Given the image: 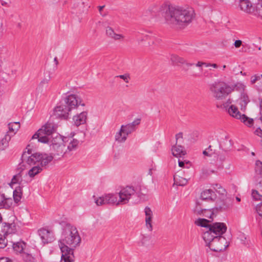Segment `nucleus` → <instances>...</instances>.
<instances>
[{
	"instance_id": "f257e3e1",
	"label": "nucleus",
	"mask_w": 262,
	"mask_h": 262,
	"mask_svg": "<svg viewBox=\"0 0 262 262\" xmlns=\"http://www.w3.org/2000/svg\"><path fill=\"white\" fill-rule=\"evenodd\" d=\"M80 242L81 237L74 226L68 223L63 225L61 238L59 241L62 253L60 262H74V250Z\"/></svg>"
},
{
	"instance_id": "f03ea898",
	"label": "nucleus",
	"mask_w": 262,
	"mask_h": 262,
	"mask_svg": "<svg viewBox=\"0 0 262 262\" xmlns=\"http://www.w3.org/2000/svg\"><path fill=\"white\" fill-rule=\"evenodd\" d=\"M163 8L166 9L163 14L165 20L170 25L184 27L191 22L195 16L194 11L191 8H185L168 4H164Z\"/></svg>"
},
{
	"instance_id": "7ed1b4c3",
	"label": "nucleus",
	"mask_w": 262,
	"mask_h": 262,
	"mask_svg": "<svg viewBox=\"0 0 262 262\" xmlns=\"http://www.w3.org/2000/svg\"><path fill=\"white\" fill-rule=\"evenodd\" d=\"M84 106V103L80 97L76 95H70L63 99V102L57 106L54 110V115L57 118L67 119L70 112L75 108L78 105Z\"/></svg>"
},
{
	"instance_id": "20e7f679",
	"label": "nucleus",
	"mask_w": 262,
	"mask_h": 262,
	"mask_svg": "<svg viewBox=\"0 0 262 262\" xmlns=\"http://www.w3.org/2000/svg\"><path fill=\"white\" fill-rule=\"evenodd\" d=\"M209 90L215 99L222 100L234 91V88L224 81L217 80L210 85Z\"/></svg>"
},
{
	"instance_id": "39448f33",
	"label": "nucleus",
	"mask_w": 262,
	"mask_h": 262,
	"mask_svg": "<svg viewBox=\"0 0 262 262\" xmlns=\"http://www.w3.org/2000/svg\"><path fill=\"white\" fill-rule=\"evenodd\" d=\"M56 125L52 123L48 122L39 128L32 136V140L38 139V142L42 143L50 144L53 137V134L56 130Z\"/></svg>"
},
{
	"instance_id": "423d86ee",
	"label": "nucleus",
	"mask_w": 262,
	"mask_h": 262,
	"mask_svg": "<svg viewBox=\"0 0 262 262\" xmlns=\"http://www.w3.org/2000/svg\"><path fill=\"white\" fill-rule=\"evenodd\" d=\"M227 226L223 223L216 222L208 226V230L205 231L203 235L204 241H209L213 239V236H222L226 231Z\"/></svg>"
},
{
	"instance_id": "0eeeda50",
	"label": "nucleus",
	"mask_w": 262,
	"mask_h": 262,
	"mask_svg": "<svg viewBox=\"0 0 262 262\" xmlns=\"http://www.w3.org/2000/svg\"><path fill=\"white\" fill-rule=\"evenodd\" d=\"M207 246L215 252H221L225 250L229 246V242L223 236H213V239L204 241Z\"/></svg>"
},
{
	"instance_id": "6e6552de",
	"label": "nucleus",
	"mask_w": 262,
	"mask_h": 262,
	"mask_svg": "<svg viewBox=\"0 0 262 262\" xmlns=\"http://www.w3.org/2000/svg\"><path fill=\"white\" fill-rule=\"evenodd\" d=\"M50 149L53 150L56 155L63 156L67 154L64 138H62L59 135H56L54 138H52L49 144Z\"/></svg>"
},
{
	"instance_id": "1a4fd4ad",
	"label": "nucleus",
	"mask_w": 262,
	"mask_h": 262,
	"mask_svg": "<svg viewBox=\"0 0 262 262\" xmlns=\"http://www.w3.org/2000/svg\"><path fill=\"white\" fill-rule=\"evenodd\" d=\"M227 110L230 116L241 120L245 125L250 127L253 124V119L248 117L245 114H242L235 105H230Z\"/></svg>"
},
{
	"instance_id": "9d476101",
	"label": "nucleus",
	"mask_w": 262,
	"mask_h": 262,
	"mask_svg": "<svg viewBox=\"0 0 262 262\" xmlns=\"http://www.w3.org/2000/svg\"><path fill=\"white\" fill-rule=\"evenodd\" d=\"M213 188L219 194L221 195V199L223 200L222 203H219L216 207L217 210L224 211L229 208L231 205V200L227 197V192L220 184L214 185Z\"/></svg>"
},
{
	"instance_id": "9b49d317",
	"label": "nucleus",
	"mask_w": 262,
	"mask_h": 262,
	"mask_svg": "<svg viewBox=\"0 0 262 262\" xmlns=\"http://www.w3.org/2000/svg\"><path fill=\"white\" fill-rule=\"evenodd\" d=\"M16 231V228L14 223L11 224L4 223L2 229V232L3 233V234H0V249L4 248L7 244V240L6 239V236L14 233Z\"/></svg>"
},
{
	"instance_id": "f8f14e48",
	"label": "nucleus",
	"mask_w": 262,
	"mask_h": 262,
	"mask_svg": "<svg viewBox=\"0 0 262 262\" xmlns=\"http://www.w3.org/2000/svg\"><path fill=\"white\" fill-rule=\"evenodd\" d=\"M39 152L32 153L31 150L28 149V151L24 152L21 156L22 162L30 166L39 165Z\"/></svg>"
},
{
	"instance_id": "ddd939ff",
	"label": "nucleus",
	"mask_w": 262,
	"mask_h": 262,
	"mask_svg": "<svg viewBox=\"0 0 262 262\" xmlns=\"http://www.w3.org/2000/svg\"><path fill=\"white\" fill-rule=\"evenodd\" d=\"M135 131L128 124L122 125L119 131L115 135V140L119 143H123L126 140L128 135Z\"/></svg>"
},
{
	"instance_id": "4468645a",
	"label": "nucleus",
	"mask_w": 262,
	"mask_h": 262,
	"mask_svg": "<svg viewBox=\"0 0 262 262\" xmlns=\"http://www.w3.org/2000/svg\"><path fill=\"white\" fill-rule=\"evenodd\" d=\"M135 193L136 190L133 186H127L122 188L119 192V202L121 204L127 203L131 196Z\"/></svg>"
},
{
	"instance_id": "2eb2a0df",
	"label": "nucleus",
	"mask_w": 262,
	"mask_h": 262,
	"mask_svg": "<svg viewBox=\"0 0 262 262\" xmlns=\"http://www.w3.org/2000/svg\"><path fill=\"white\" fill-rule=\"evenodd\" d=\"M38 233L43 244L52 242L55 238L51 230L42 228L38 230Z\"/></svg>"
},
{
	"instance_id": "dca6fc26",
	"label": "nucleus",
	"mask_w": 262,
	"mask_h": 262,
	"mask_svg": "<svg viewBox=\"0 0 262 262\" xmlns=\"http://www.w3.org/2000/svg\"><path fill=\"white\" fill-rule=\"evenodd\" d=\"M64 141L67 154L76 150L79 143L78 140L71 137H64Z\"/></svg>"
},
{
	"instance_id": "f3484780",
	"label": "nucleus",
	"mask_w": 262,
	"mask_h": 262,
	"mask_svg": "<svg viewBox=\"0 0 262 262\" xmlns=\"http://www.w3.org/2000/svg\"><path fill=\"white\" fill-rule=\"evenodd\" d=\"M88 113L83 111L79 114L75 115L73 117V120L74 124L76 126H79L80 125L84 124L86 123L87 119Z\"/></svg>"
},
{
	"instance_id": "a211bd4d",
	"label": "nucleus",
	"mask_w": 262,
	"mask_h": 262,
	"mask_svg": "<svg viewBox=\"0 0 262 262\" xmlns=\"http://www.w3.org/2000/svg\"><path fill=\"white\" fill-rule=\"evenodd\" d=\"M171 150L172 155L177 158H180L186 154L184 147L180 144H176L174 145H173Z\"/></svg>"
},
{
	"instance_id": "6ab92c4d",
	"label": "nucleus",
	"mask_w": 262,
	"mask_h": 262,
	"mask_svg": "<svg viewBox=\"0 0 262 262\" xmlns=\"http://www.w3.org/2000/svg\"><path fill=\"white\" fill-rule=\"evenodd\" d=\"M239 6L242 11L248 13L254 11V7L249 0H239Z\"/></svg>"
},
{
	"instance_id": "aec40b11",
	"label": "nucleus",
	"mask_w": 262,
	"mask_h": 262,
	"mask_svg": "<svg viewBox=\"0 0 262 262\" xmlns=\"http://www.w3.org/2000/svg\"><path fill=\"white\" fill-rule=\"evenodd\" d=\"M145 214V224L146 228L149 231H151L152 230V226L151 224V220L153 214L151 209L148 207H146L144 209Z\"/></svg>"
},
{
	"instance_id": "412c9836",
	"label": "nucleus",
	"mask_w": 262,
	"mask_h": 262,
	"mask_svg": "<svg viewBox=\"0 0 262 262\" xmlns=\"http://www.w3.org/2000/svg\"><path fill=\"white\" fill-rule=\"evenodd\" d=\"M250 102V99L247 94L245 92L242 93L238 99V103L241 106L242 111H245L248 103Z\"/></svg>"
},
{
	"instance_id": "4be33fe9",
	"label": "nucleus",
	"mask_w": 262,
	"mask_h": 262,
	"mask_svg": "<svg viewBox=\"0 0 262 262\" xmlns=\"http://www.w3.org/2000/svg\"><path fill=\"white\" fill-rule=\"evenodd\" d=\"M170 60L173 64L179 66V64H186L187 67L192 66L193 63L187 62L183 58L180 57L177 55H172Z\"/></svg>"
},
{
	"instance_id": "5701e85b",
	"label": "nucleus",
	"mask_w": 262,
	"mask_h": 262,
	"mask_svg": "<svg viewBox=\"0 0 262 262\" xmlns=\"http://www.w3.org/2000/svg\"><path fill=\"white\" fill-rule=\"evenodd\" d=\"M39 165L41 167H46L53 159V157L47 154H39Z\"/></svg>"
},
{
	"instance_id": "b1692460",
	"label": "nucleus",
	"mask_w": 262,
	"mask_h": 262,
	"mask_svg": "<svg viewBox=\"0 0 262 262\" xmlns=\"http://www.w3.org/2000/svg\"><path fill=\"white\" fill-rule=\"evenodd\" d=\"M8 130L6 133L11 137L14 136L20 128V124L18 122L9 123L8 124Z\"/></svg>"
},
{
	"instance_id": "393cba45",
	"label": "nucleus",
	"mask_w": 262,
	"mask_h": 262,
	"mask_svg": "<svg viewBox=\"0 0 262 262\" xmlns=\"http://www.w3.org/2000/svg\"><path fill=\"white\" fill-rule=\"evenodd\" d=\"M201 198L203 200L213 201L216 198V194L211 189H206L201 194Z\"/></svg>"
},
{
	"instance_id": "a878e982",
	"label": "nucleus",
	"mask_w": 262,
	"mask_h": 262,
	"mask_svg": "<svg viewBox=\"0 0 262 262\" xmlns=\"http://www.w3.org/2000/svg\"><path fill=\"white\" fill-rule=\"evenodd\" d=\"M105 196V202L106 204H116L117 205L121 204L119 202V193L117 194H108Z\"/></svg>"
},
{
	"instance_id": "bb28decb",
	"label": "nucleus",
	"mask_w": 262,
	"mask_h": 262,
	"mask_svg": "<svg viewBox=\"0 0 262 262\" xmlns=\"http://www.w3.org/2000/svg\"><path fill=\"white\" fill-rule=\"evenodd\" d=\"M164 4H163L162 5L159 6L157 4H152L149 6L147 9L152 14L153 16L158 12L162 11H163L164 12V14L165 12H166V9L163 8V6Z\"/></svg>"
},
{
	"instance_id": "cd10ccee",
	"label": "nucleus",
	"mask_w": 262,
	"mask_h": 262,
	"mask_svg": "<svg viewBox=\"0 0 262 262\" xmlns=\"http://www.w3.org/2000/svg\"><path fill=\"white\" fill-rule=\"evenodd\" d=\"M11 136L6 133L0 141V150H3L9 145V142L11 140Z\"/></svg>"
},
{
	"instance_id": "c85d7f7f",
	"label": "nucleus",
	"mask_w": 262,
	"mask_h": 262,
	"mask_svg": "<svg viewBox=\"0 0 262 262\" xmlns=\"http://www.w3.org/2000/svg\"><path fill=\"white\" fill-rule=\"evenodd\" d=\"M195 211L203 215L209 219H212L214 215L213 211L211 209H201L199 206H196L195 208Z\"/></svg>"
},
{
	"instance_id": "c756f323",
	"label": "nucleus",
	"mask_w": 262,
	"mask_h": 262,
	"mask_svg": "<svg viewBox=\"0 0 262 262\" xmlns=\"http://www.w3.org/2000/svg\"><path fill=\"white\" fill-rule=\"evenodd\" d=\"M174 184L178 186H185L187 184L188 180L184 178L179 174H176L173 176Z\"/></svg>"
},
{
	"instance_id": "7c9ffc66",
	"label": "nucleus",
	"mask_w": 262,
	"mask_h": 262,
	"mask_svg": "<svg viewBox=\"0 0 262 262\" xmlns=\"http://www.w3.org/2000/svg\"><path fill=\"white\" fill-rule=\"evenodd\" d=\"M26 247V244L23 242L13 243V248L17 253H22Z\"/></svg>"
},
{
	"instance_id": "2f4dec72",
	"label": "nucleus",
	"mask_w": 262,
	"mask_h": 262,
	"mask_svg": "<svg viewBox=\"0 0 262 262\" xmlns=\"http://www.w3.org/2000/svg\"><path fill=\"white\" fill-rule=\"evenodd\" d=\"M42 170V167L39 165H34L31 169H30L28 172V175L32 178L35 176L39 173Z\"/></svg>"
},
{
	"instance_id": "473e14b6",
	"label": "nucleus",
	"mask_w": 262,
	"mask_h": 262,
	"mask_svg": "<svg viewBox=\"0 0 262 262\" xmlns=\"http://www.w3.org/2000/svg\"><path fill=\"white\" fill-rule=\"evenodd\" d=\"M22 190L21 188L18 186L15 188L13 191V198L15 202L18 203L21 198Z\"/></svg>"
},
{
	"instance_id": "72a5a7b5",
	"label": "nucleus",
	"mask_w": 262,
	"mask_h": 262,
	"mask_svg": "<svg viewBox=\"0 0 262 262\" xmlns=\"http://www.w3.org/2000/svg\"><path fill=\"white\" fill-rule=\"evenodd\" d=\"M254 6L255 14L262 18V0H257Z\"/></svg>"
},
{
	"instance_id": "f704fd0d",
	"label": "nucleus",
	"mask_w": 262,
	"mask_h": 262,
	"mask_svg": "<svg viewBox=\"0 0 262 262\" xmlns=\"http://www.w3.org/2000/svg\"><path fill=\"white\" fill-rule=\"evenodd\" d=\"M234 88V90H235L239 92L242 93L245 92V85L242 82H237L234 85H231Z\"/></svg>"
},
{
	"instance_id": "c9c22d12",
	"label": "nucleus",
	"mask_w": 262,
	"mask_h": 262,
	"mask_svg": "<svg viewBox=\"0 0 262 262\" xmlns=\"http://www.w3.org/2000/svg\"><path fill=\"white\" fill-rule=\"evenodd\" d=\"M22 181V174L21 172H20L18 174L15 175L13 176L12 180H11V184H16Z\"/></svg>"
},
{
	"instance_id": "e433bc0d",
	"label": "nucleus",
	"mask_w": 262,
	"mask_h": 262,
	"mask_svg": "<svg viewBox=\"0 0 262 262\" xmlns=\"http://www.w3.org/2000/svg\"><path fill=\"white\" fill-rule=\"evenodd\" d=\"M95 203L96 204L97 206H101L104 204H106L105 202V196H101L99 198H95L94 196Z\"/></svg>"
},
{
	"instance_id": "4c0bfd02",
	"label": "nucleus",
	"mask_w": 262,
	"mask_h": 262,
	"mask_svg": "<svg viewBox=\"0 0 262 262\" xmlns=\"http://www.w3.org/2000/svg\"><path fill=\"white\" fill-rule=\"evenodd\" d=\"M152 16V14L149 11V10L146 9L143 11L141 15V17L144 20H148Z\"/></svg>"
},
{
	"instance_id": "58836bf2",
	"label": "nucleus",
	"mask_w": 262,
	"mask_h": 262,
	"mask_svg": "<svg viewBox=\"0 0 262 262\" xmlns=\"http://www.w3.org/2000/svg\"><path fill=\"white\" fill-rule=\"evenodd\" d=\"M252 196L255 200H262V193L261 192H259L256 190H253Z\"/></svg>"
},
{
	"instance_id": "ea45409f",
	"label": "nucleus",
	"mask_w": 262,
	"mask_h": 262,
	"mask_svg": "<svg viewBox=\"0 0 262 262\" xmlns=\"http://www.w3.org/2000/svg\"><path fill=\"white\" fill-rule=\"evenodd\" d=\"M255 170L258 174L262 173V162L261 161L259 160L256 161Z\"/></svg>"
},
{
	"instance_id": "a19ab883",
	"label": "nucleus",
	"mask_w": 262,
	"mask_h": 262,
	"mask_svg": "<svg viewBox=\"0 0 262 262\" xmlns=\"http://www.w3.org/2000/svg\"><path fill=\"white\" fill-rule=\"evenodd\" d=\"M141 119L140 118L136 119L133 122L128 123L135 130H136L137 126L140 124Z\"/></svg>"
},
{
	"instance_id": "79ce46f5",
	"label": "nucleus",
	"mask_w": 262,
	"mask_h": 262,
	"mask_svg": "<svg viewBox=\"0 0 262 262\" xmlns=\"http://www.w3.org/2000/svg\"><path fill=\"white\" fill-rule=\"evenodd\" d=\"M213 151L211 149V146H209L208 148L203 151V154L205 156L211 157L213 154Z\"/></svg>"
},
{
	"instance_id": "37998d69",
	"label": "nucleus",
	"mask_w": 262,
	"mask_h": 262,
	"mask_svg": "<svg viewBox=\"0 0 262 262\" xmlns=\"http://www.w3.org/2000/svg\"><path fill=\"white\" fill-rule=\"evenodd\" d=\"M199 225L201 227H206L208 229V226L210 225L209 224V221L206 219H200L199 221Z\"/></svg>"
},
{
	"instance_id": "c03bdc74",
	"label": "nucleus",
	"mask_w": 262,
	"mask_h": 262,
	"mask_svg": "<svg viewBox=\"0 0 262 262\" xmlns=\"http://www.w3.org/2000/svg\"><path fill=\"white\" fill-rule=\"evenodd\" d=\"M176 144H181L183 143V133L180 132L176 135Z\"/></svg>"
},
{
	"instance_id": "a18cd8bd",
	"label": "nucleus",
	"mask_w": 262,
	"mask_h": 262,
	"mask_svg": "<svg viewBox=\"0 0 262 262\" xmlns=\"http://www.w3.org/2000/svg\"><path fill=\"white\" fill-rule=\"evenodd\" d=\"M145 37L147 39L148 38L151 39L153 42H155V40L157 42H160V39H157L155 36V34H153L151 33H149V34L146 35Z\"/></svg>"
},
{
	"instance_id": "49530a36",
	"label": "nucleus",
	"mask_w": 262,
	"mask_h": 262,
	"mask_svg": "<svg viewBox=\"0 0 262 262\" xmlns=\"http://www.w3.org/2000/svg\"><path fill=\"white\" fill-rule=\"evenodd\" d=\"M117 77H119L120 78L123 79L126 83H128L129 82V79L130 78L129 75L127 74L120 75L117 76Z\"/></svg>"
},
{
	"instance_id": "de8ad7c7",
	"label": "nucleus",
	"mask_w": 262,
	"mask_h": 262,
	"mask_svg": "<svg viewBox=\"0 0 262 262\" xmlns=\"http://www.w3.org/2000/svg\"><path fill=\"white\" fill-rule=\"evenodd\" d=\"M114 33L115 32L112 28L107 27L106 29V34L108 37L112 38Z\"/></svg>"
},
{
	"instance_id": "09e8293b",
	"label": "nucleus",
	"mask_w": 262,
	"mask_h": 262,
	"mask_svg": "<svg viewBox=\"0 0 262 262\" xmlns=\"http://www.w3.org/2000/svg\"><path fill=\"white\" fill-rule=\"evenodd\" d=\"M261 77L260 76L258 75H255L253 76H252L251 78V82L253 84L255 83L257 81L261 80Z\"/></svg>"
},
{
	"instance_id": "8fccbe9b",
	"label": "nucleus",
	"mask_w": 262,
	"mask_h": 262,
	"mask_svg": "<svg viewBox=\"0 0 262 262\" xmlns=\"http://www.w3.org/2000/svg\"><path fill=\"white\" fill-rule=\"evenodd\" d=\"M9 205L7 204V200L3 199V200L0 202V209L3 208H7Z\"/></svg>"
},
{
	"instance_id": "3c124183",
	"label": "nucleus",
	"mask_w": 262,
	"mask_h": 262,
	"mask_svg": "<svg viewBox=\"0 0 262 262\" xmlns=\"http://www.w3.org/2000/svg\"><path fill=\"white\" fill-rule=\"evenodd\" d=\"M149 241V237L148 236L146 237L144 236L141 242V245L142 246H147L148 244L147 243V242Z\"/></svg>"
},
{
	"instance_id": "603ef678",
	"label": "nucleus",
	"mask_w": 262,
	"mask_h": 262,
	"mask_svg": "<svg viewBox=\"0 0 262 262\" xmlns=\"http://www.w3.org/2000/svg\"><path fill=\"white\" fill-rule=\"evenodd\" d=\"M256 211L259 215L262 217V203L256 206Z\"/></svg>"
},
{
	"instance_id": "864d4df0",
	"label": "nucleus",
	"mask_w": 262,
	"mask_h": 262,
	"mask_svg": "<svg viewBox=\"0 0 262 262\" xmlns=\"http://www.w3.org/2000/svg\"><path fill=\"white\" fill-rule=\"evenodd\" d=\"M124 38V36L121 34L114 33V35H113L112 38L115 40H119Z\"/></svg>"
},
{
	"instance_id": "5fc2aeb1",
	"label": "nucleus",
	"mask_w": 262,
	"mask_h": 262,
	"mask_svg": "<svg viewBox=\"0 0 262 262\" xmlns=\"http://www.w3.org/2000/svg\"><path fill=\"white\" fill-rule=\"evenodd\" d=\"M50 79V77H49V78H45L43 80H42L41 82L40 83L39 86H43L44 85H47L48 83V82L49 81Z\"/></svg>"
},
{
	"instance_id": "6e6d98bb",
	"label": "nucleus",
	"mask_w": 262,
	"mask_h": 262,
	"mask_svg": "<svg viewBox=\"0 0 262 262\" xmlns=\"http://www.w3.org/2000/svg\"><path fill=\"white\" fill-rule=\"evenodd\" d=\"M254 133L255 135L262 137V129H261L259 127L257 128L254 131Z\"/></svg>"
},
{
	"instance_id": "4d7b16f0",
	"label": "nucleus",
	"mask_w": 262,
	"mask_h": 262,
	"mask_svg": "<svg viewBox=\"0 0 262 262\" xmlns=\"http://www.w3.org/2000/svg\"><path fill=\"white\" fill-rule=\"evenodd\" d=\"M242 43V41L241 40H236L234 42V45L235 48H239Z\"/></svg>"
},
{
	"instance_id": "13d9d810",
	"label": "nucleus",
	"mask_w": 262,
	"mask_h": 262,
	"mask_svg": "<svg viewBox=\"0 0 262 262\" xmlns=\"http://www.w3.org/2000/svg\"><path fill=\"white\" fill-rule=\"evenodd\" d=\"M104 6H100L98 7V9H99V12L100 13V14L102 16H104L106 15V14H103L102 13V11L103 10V9L104 8Z\"/></svg>"
},
{
	"instance_id": "bf43d9fd",
	"label": "nucleus",
	"mask_w": 262,
	"mask_h": 262,
	"mask_svg": "<svg viewBox=\"0 0 262 262\" xmlns=\"http://www.w3.org/2000/svg\"><path fill=\"white\" fill-rule=\"evenodd\" d=\"M9 259L7 257H1L0 258V262H9Z\"/></svg>"
},
{
	"instance_id": "052dcab7",
	"label": "nucleus",
	"mask_w": 262,
	"mask_h": 262,
	"mask_svg": "<svg viewBox=\"0 0 262 262\" xmlns=\"http://www.w3.org/2000/svg\"><path fill=\"white\" fill-rule=\"evenodd\" d=\"M259 109L260 116H262V99L259 100Z\"/></svg>"
},
{
	"instance_id": "680f3d73",
	"label": "nucleus",
	"mask_w": 262,
	"mask_h": 262,
	"mask_svg": "<svg viewBox=\"0 0 262 262\" xmlns=\"http://www.w3.org/2000/svg\"><path fill=\"white\" fill-rule=\"evenodd\" d=\"M203 62H202V61H198L196 63L195 66L197 67H201L202 66H203Z\"/></svg>"
},
{
	"instance_id": "e2e57ef3",
	"label": "nucleus",
	"mask_w": 262,
	"mask_h": 262,
	"mask_svg": "<svg viewBox=\"0 0 262 262\" xmlns=\"http://www.w3.org/2000/svg\"><path fill=\"white\" fill-rule=\"evenodd\" d=\"M184 162L183 161L179 160V166L181 167H183L184 166Z\"/></svg>"
},
{
	"instance_id": "0e129e2a",
	"label": "nucleus",
	"mask_w": 262,
	"mask_h": 262,
	"mask_svg": "<svg viewBox=\"0 0 262 262\" xmlns=\"http://www.w3.org/2000/svg\"><path fill=\"white\" fill-rule=\"evenodd\" d=\"M210 65H211V63H206V62H203V66H204L206 67H210Z\"/></svg>"
},
{
	"instance_id": "69168bd1",
	"label": "nucleus",
	"mask_w": 262,
	"mask_h": 262,
	"mask_svg": "<svg viewBox=\"0 0 262 262\" xmlns=\"http://www.w3.org/2000/svg\"><path fill=\"white\" fill-rule=\"evenodd\" d=\"M210 67H212L214 68H218V66L215 63H211V65L210 66Z\"/></svg>"
},
{
	"instance_id": "338daca9",
	"label": "nucleus",
	"mask_w": 262,
	"mask_h": 262,
	"mask_svg": "<svg viewBox=\"0 0 262 262\" xmlns=\"http://www.w3.org/2000/svg\"><path fill=\"white\" fill-rule=\"evenodd\" d=\"M259 185L260 188V192L262 193V180L260 181Z\"/></svg>"
},
{
	"instance_id": "774afa93",
	"label": "nucleus",
	"mask_w": 262,
	"mask_h": 262,
	"mask_svg": "<svg viewBox=\"0 0 262 262\" xmlns=\"http://www.w3.org/2000/svg\"><path fill=\"white\" fill-rule=\"evenodd\" d=\"M54 61L55 62V64L56 66L58 64V60H57V58L56 57H55L54 58Z\"/></svg>"
}]
</instances>
